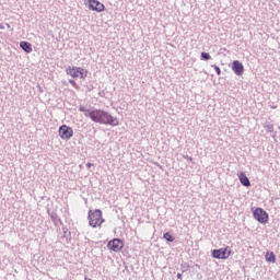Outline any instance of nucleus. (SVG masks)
<instances>
[{
    "label": "nucleus",
    "instance_id": "nucleus-1",
    "mask_svg": "<svg viewBox=\"0 0 280 280\" xmlns=\"http://www.w3.org/2000/svg\"><path fill=\"white\" fill-rule=\"evenodd\" d=\"M85 117H90L95 124H103L105 126H118L119 119L113 117L108 112L102 109L85 110Z\"/></svg>",
    "mask_w": 280,
    "mask_h": 280
},
{
    "label": "nucleus",
    "instance_id": "nucleus-2",
    "mask_svg": "<svg viewBox=\"0 0 280 280\" xmlns=\"http://www.w3.org/2000/svg\"><path fill=\"white\" fill-rule=\"evenodd\" d=\"M88 220L92 229H102V223L105 222L102 210L100 209L89 210Z\"/></svg>",
    "mask_w": 280,
    "mask_h": 280
},
{
    "label": "nucleus",
    "instance_id": "nucleus-3",
    "mask_svg": "<svg viewBox=\"0 0 280 280\" xmlns=\"http://www.w3.org/2000/svg\"><path fill=\"white\" fill-rule=\"evenodd\" d=\"M66 73H67V75H70V78L85 80V78L89 75V70H86L82 67L69 66L66 69Z\"/></svg>",
    "mask_w": 280,
    "mask_h": 280
},
{
    "label": "nucleus",
    "instance_id": "nucleus-4",
    "mask_svg": "<svg viewBox=\"0 0 280 280\" xmlns=\"http://www.w3.org/2000/svg\"><path fill=\"white\" fill-rule=\"evenodd\" d=\"M253 215L254 219L259 222V224H268L269 215L268 212H266V210L262 208H256Z\"/></svg>",
    "mask_w": 280,
    "mask_h": 280
},
{
    "label": "nucleus",
    "instance_id": "nucleus-5",
    "mask_svg": "<svg viewBox=\"0 0 280 280\" xmlns=\"http://www.w3.org/2000/svg\"><path fill=\"white\" fill-rule=\"evenodd\" d=\"M232 253L233 252L231 247L219 248V249L212 250V257L214 259H229Z\"/></svg>",
    "mask_w": 280,
    "mask_h": 280
},
{
    "label": "nucleus",
    "instance_id": "nucleus-6",
    "mask_svg": "<svg viewBox=\"0 0 280 280\" xmlns=\"http://www.w3.org/2000/svg\"><path fill=\"white\" fill-rule=\"evenodd\" d=\"M58 132H59L60 139H62L63 141H69V139L73 137V128L67 125L60 126Z\"/></svg>",
    "mask_w": 280,
    "mask_h": 280
},
{
    "label": "nucleus",
    "instance_id": "nucleus-7",
    "mask_svg": "<svg viewBox=\"0 0 280 280\" xmlns=\"http://www.w3.org/2000/svg\"><path fill=\"white\" fill-rule=\"evenodd\" d=\"M108 250H113V253H121L124 248V241L120 238H114L107 243Z\"/></svg>",
    "mask_w": 280,
    "mask_h": 280
},
{
    "label": "nucleus",
    "instance_id": "nucleus-8",
    "mask_svg": "<svg viewBox=\"0 0 280 280\" xmlns=\"http://www.w3.org/2000/svg\"><path fill=\"white\" fill-rule=\"evenodd\" d=\"M88 8L92 10V12L102 13L106 10V5L100 2L98 0H88Z\"/></svg>",
    "mask_w": 280,
    "mask_h": 280
},
{
    "label": "nucleus",
    "instance_id": "nucleus-9",
    "mask_svg": "<svg viewBox=\"0 0 280 280\" xmlns=\"http://www.w3.org/2000/svg\"><path fill=\"white\" fill-rule=\"evenodd\" d=\"M232 71L235 73V75H243L244 74V65L240 62V60H234L232 62Z\"/></svg>",
    "mask_w": 280,
    "mask_h": 280
},
{
    "label": "nucleus",
    "instance_id": "nucleus-10",
    "mask_svg": "<svg viewBox=\"0 0 280 280\" xmlns=\"http://www.w3.org/2000/svg\"><path fill=\"white\" fill-rule=\"evenodd\" d=\"M240 183L244 186V187H250V179H248V177L246 176V173L241 172L237 174Z\"/></svg>",
    "mask_w": 280,
    "mask_h": 280
},
{
    "label": "nucleus",
    "instance_id": "nucleus-11",
    "mask_svg": "<svg viewBox=\"0 0 280 280\" xmlns=\"http://www.w3.org/2000/svg\"><path fill=\"white\" fill-rule=\"evenodd\" d=\"M20 47L26 54H32V44H30L28 42H21Z\"/></svg>",
    "mask_w": 280,
    "mask_h": 280
},
{
    "label": "nucleus",
    "instance_id": "nucleus-12",
    "mask_svg": "<svg viewBox=\"0 0 280 280\" xmlns=\"http://www.w3.org/2000/svg\"><path fill=\"white\" fill-rule=\"evenodd\" d=\"M265 259L269 264H275L277 261V256L272 252H267L265 255Z\"/></svg>",
    "mask_w": 280,
    "mask_h": 280
},
{
    "label": "nucleus",
    "instance_id": "nucleus-13",
    "mask_svg": "<svg viewBox=\"0 0 280 280\" xmlns=\"http://www.w3.org/2000/svg\"><path fill=\"white\" fill-rule=\"evenodd\" d=\"M164 240H166L167 242H174V236H172V234H170V232H166L164 234Z\"/></svg>",
    "mask_w": 280,
    "mask_h": 280
},
{
    "label": "nucleus",
    "instance_id": "nucleus-14",
    "mask_svg": "<svg viewBox=\"0 0 280 280\" xmlns=\"http://www.w3.org/2000/svg\"><path fill=\"white\" fill-rule=\"evenodd\" d=\"M212 69H214L217 75H221L222 74V70L220 69V67L215 66V65H211Z\"/></svg>",
    "mask_w": 280,
    "mask_h": 280
},
{
    "label": "nucleus",
    "instance_id": "nucleus-15",
    "mask_svg": "<svg viewBox=\"0 0 280 280\" xmlns=\"http://www.w3.org/2000/svg\"><path fill=\"white\" fill-rule=\"evenodd\" d=\"M201 58H203V60H211V55H209V52H201Z\"/></svg>",
    "mask_w": 280,
    "mask_h": 280
},
{
    "label": "nucleus",
    "instance_id": "nucleus-16",
    "mask_svg": "<svg viewBox=\"0 0 280 280\" xmlns=\"http://www.w3.org/2000/svg\"><path fill=\"white\" fill-rule=\"evenodd\" d=\"M69 83L73 86V89H80V86H78V83L75 82V80H69Z\"/></svg>",
    "mask_w": 280,
    "mask_h": 280
},
{
    "label": "nucleus",
    "instance_id": "nucleus-17",
    "mask_svg": "<svg viewBox=\"0 0 280 280\" xmlns=\"http://www.w3.org/2000/svg\"><path fill=\"white\" fill-rule=\"evenodd\" d=\"M86 167H88V168L93 167V163L89 162V163L86 164Z\"/></svg>",
    "mask_w": 280,
    "mask_h": 280
},
{
    "label": "nucleus",
    "instance_id": "nucleus-18",
    "mask_svg": "<svg viewBox=\"0 0 280 280\" xmlns=\"http://www.w3.org/2000/svg\"><path fill=\"white\" fill-rule=\"evenodd\" d=\"M177 279H183V275L182 273H177Z\"/></svg>",
    "mask_w": 280,
    "mask_h": 280
},
{
    "label": "nucleus",
    "instance_id": "nucleus-19",
    "mask_svg": "<svg viewBox=\"0 0 280 280\" xmlns=\"http://www.w3.org/2000/svg\"><path fill=\"white\" fill-rule=\"evenodd\" d=\"M80 110H81V112H84V108L80 107Z\"/></svg>",
    "mask_w": 280,
    "mask_h": 280
}]
</instances>
